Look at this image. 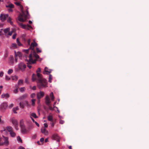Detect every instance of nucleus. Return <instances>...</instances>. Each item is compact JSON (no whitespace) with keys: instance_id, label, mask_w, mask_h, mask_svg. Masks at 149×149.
<instances>
[{"instance_id":"nucleus-1","label":"nucleus","mask_w":149,"mask_h":149,"mask_svg":"<svg viewBox=\"0 0 149 149\" xmlns=\"http://www.w3.org/2000/svg\"><path fill=\"white\" fill-rule=\"evenodd\" d=\"M38 44L35 42V40H33V42H32L30 46V48L32 49L33 51V54H30L29 56V59L26 60L29 63H34L36 61V60L39 58V56L33 50L34 47H36Z\"/></svg>"},{"instance_id":"nucleus-2","label":"nucleus","mask_w":149,"mask_h":149,"mask_svg":"<svg viewBox=\"0 0 149 149\" xmlns=\"http://www.w3.org/2000/svg\"><path fill=\"white\" fill-rule=\"evenodd\" d=\"M41 71L40 68H39L36 71L37 75L38 77L37 80V86L39 89H41L46 87L47 86L46 80L42 77V75L39 72Z\"/></svg>"},{"instance_id":"nucleus-3","label":"nucleus","mask_w":149,"mask_h":149,"mask_svg":"<svg viewBox=\"0 0 149 149\" xmlns=\"http://www.w3.org/2000/svg\"><path fill=\"white\" fill-rule=\"evenodd\" d=\"M15 4L17 6H19L20 8L21 11L22 13V14H20L19 16L18 19L19 21H24L23 19L24 17L26 18V17L24 13V12L23 10V7L22 5L20 4V3L19 2H15Z\"/></svg>"},{"instance_id":"nucleus-4","label":"nucleus","mask_w":149,"mask_h":149,"mask_svg":"<svg viewBox=\"0 0 149 149\" xmlns=\"http://www.w3.org/2000/svg\"><path fill=\"white\" fill-rule=\"evenodd\" d=\"M8 139V137H5L3 136H2V137H0V146L8 145L9 144Z\"/></svg>"},{"instance_id":"nucleus-5","label":"nucleus","mask_w":149,"mask_h":149,"mask_svg":"<svg viewBox=\"0 0 149 149\" xmlns=\"http://www.w3.org/2000/svg\"><path fill=\"white\" fill-rule=\"evenodd\" d=\"M45 103L48 106L49 109L52 111L54 110V108H56V109H58V108L55 106H54L53 107L51 106L50 104L51 100L49 96L47 95H46L45 97Z\"/></svg>"},{"instance_id":"nucleus-6","label":"nucleus","mask_w":149,"mask_h":149,"mask_svg":"<svg viewBox=\"0 0 149 149\" xmlns=\"http://www.w3.org/2000/svg\"><path fill=\"white\" fill-rule=\"evenodd\" d=\"M10 29L9 28H8L4 29H3V32L4 34L6 36H10L13 34V33H14L15 31V29H13L11 31H10Z\"/></svg>"},{"instance_id":"nucleus-7","label":"nucleus","mask_w":149,"mask_h":149,"mask_svg":"<svg viewBox=\"0 0 149 149\" xmlns=\"http://www.w3.org/2000/svg\"><path fill=\"white\" fill-rule=\"evenodd\" d=\"M8 106V103L7 102H4L0 105V109L2 111H4Z\"/></svg>"},{"instance_id":"nucleus-8","label":"nucleus","mask_w":149,"mask_h":149,"mask_svg":"<svg viewBox=\"0 0 149 149\" xmlns=\"http://www.w3.org/2000/svg\"><path fill=\"white\" fill-rule=\"evenodd\" d=\"M32 128L31 126H29L26 129V128L25 126H22L21 127V130L23 134H26L28 133Z\"/></svg>"},{"instance_id":"nucleus-9","label":"nucleus","mask_w":149,"mask_h":149,"mask_svg":"<svg viewBox=\"0 0 149 149\" xmlns=\"http://www.w3.org/2000/svg\"><path fill=\"white\" fill-rule=\"evenodd\" d=\"M19 25L22 28L24 29L29 30L30 29H32V26L28 24L27 25L23 24L22 23H19Z\"/></svg>"},{"instance_id":"nucleus-10","label":"nucleus","mask_w":149,"mask_h":149,"mask_svg":"<svg viewBox=\"0 0 149 149\" xmlns=\"http://www.w3.org/2000/svg\"><path fill=\"white\" fill-rule=\"evenodd\" d=\"M26 67V65L22 62L20 63L18 65L19 69L21 70L22 72H23L25 70Z\"/></svg>"},{"instance_id":"nucleus-11","label":"nucleus","mask_w":149,"mask_h":149,"mask_svg":"<svg viewBox=\"0 0 149 149\" xmlns=\"http://www.w3.org/2000/svg\"><path fill=\"white\" fill-rule=\"evenodd\" d=\"M44 95L45 93L43 91H40V92L37 93L36 94L37 99L40 100L44 96Z\"/></svg>"},{"instance_id":"nucleus-12","label":"nucleus","mask_w":149,"mask_h":149,"mask_svg":"<svg viewBox=\"0 0 149 149\" xmlns=\"http://www.w3.org/2000/svg\"><path fill=\"white\" fill-rule=\"evenodd\" d=\"M12 123L14 125L15 129L17 130H18V124L17 120L16 119H13L12 120Z\"/></svg>"},{"instance_id":"nucleus-13","label":"nucleus","mask_w":149,"mask_h":149,"mask_svg":"<svg viewBox=\"0 0 149 149\" xmlns=\"http://www.w3.org/2000/svg\"><path fill=\"white\" fill-rule=\"evenodd\" d=\"M8 14H1L0 16V19L2 21H5L6 19L8 17Z\"/></svg>"},{"instance_id":"nucleus-14","label":"nucleus","mask_w":149,"mask_h":149,"mask_svg":"<svg viewBox=\"0 0 149 149\" xmlns=\"http://www.w3.org/2000/svg\"><path fill=\"white\" fill-rule=\"evenodd\" d=\"M52 137L53 139H54L55 140L57 141H58V142L59 141L60 139V138L58 136V134H54L52 136Z\"/></svg>"},{"instance_id":"nucleus-15","label":"nucleus","mask_w":149,"mask_h":149,"mask_svg":"<svg viewBox=\"0 0 149 149\" xmlns=\"http://www.w3.org/2000/svg\"><path fill=\"white\" fill-rule=\"evenodd\" d=\"M41 132L42 133L44 134L45 135H47L48 134V132L46 130L45 128L44 127H42L41 129Z\"/></svg>"},{"instance_id":"nucleus-16","label":"nucleus","mask_w":149,"mask_h":149,"mask_svg":"<svg viewBox=\"0 0 149 149\" xmlns=\"http://www.w3.org/2000/svg\"><path fill=\"white\" fill-rule=\"evenodd\" d=\"M51 72V70H49L48 68L45 67V69L44 71L43 72V73L44 74H48Z\"/></svg>"},{"instance_id":"nucleus-17","label":"nucleus","mask_w":149,"mask_h":149,"mask_svg":"<svg viewBox=\"0 0 149 149\" xmlns=\"http://www.w3.org/2000/svg\"><path fill=\"white\" fill-rule=\"evenodd\" d=\"M9 63L10 65H13L14 63V58L12 56H10L9 60Z\"/></svg>"},{"instance_id":"nucleus-18","label":"nucleus","mask_w":149,"mask_h":149,"mask_svg":"<svg viewBox=\"0 0 149 149\" xmlns=\"http://www.w3.org/2000/svg\"><path fill=\"white\" fill-rule=\"evenodd\" d=\"M10 97V95L8 93H3L1 95V97L2 98H8Z\"/></svg>"},{"instance_id":"nucleus-19","label":"nucleus","mask_w":149,"mask_h":149,"mask_svg":"<svg viewBox=\"0 0 149 149\" xmlns=\"http://www.w3.org/2000/svg\"><path fill=\"white\" fill-rule=\"evenodd\" d=\"M6 129L10 133L12 132L13 130L12 127L11 126H7L6 127Z\"/></svg>"},{"instance_id":"nucleus-20","label":"nucleus","mask_w":149,"mask_h":149,"mask_svg":"<svg viewBox=\"0 0 149 149\" xmlns=\"http://www.w3.org/2000/svg\"><path fill=\"white\" fill-rule=\"evenodd\" d=\"M26 38H23V40H24L25 42L27 44L29 45L31 42V40L30 39H26Z\"/></svg>"},{"instance_id":"nucleus-21","label":"nucleus","mask_w":149,"mask_h":149,"mask_svg":"<svg viewBox=\"0 0 149 149\" xmlns=\"http://www.w3.org/2000/svg\"><path fill=\"white\" fill-rule=\"evenodd\" d=\"M15 56H18L19 57H21L22 56V54L19 52H17V53L15 52Z\"/></svg>"},{"instance_id":"nucleus-22","label":"nucleus","mask_w":149,"mask_h":149,"mask_svg":"<svg viewBox=\"0 0 149 149\" xmlns=\"http://www.w3.org/2000/svg\"><path fill=\"white\" fill-rule=\"evenodd\" d=\"M17 48V45L15 43H12L11 48L13 49H16Z\"/></svg>"},{"instance_id":"nucleus-23","label":"nucleus","mask_w":149,"mask_h":149,"mask_svg":"<svg viewBox=\"0 0 149 149\" xmlns=\"http://www.w3.org/2000/svg\"><path fill=\"white\" fill-rule=\"evenodd\" d=\"M14 5L11 3L6 6V8H13L14 7Z\"/></svg>"},{"instance_id":"nucleus-24","label":"nucleus","mask_w":149,"mask_h":149,"mask_svg":"<svg viewBox=\"0 0 149 149\" xmlns=\"http://www.w3.org/2000/svg\"><path fill=\"white\" fill-rule=\"evenodd\" d=\"M26 15L25 14V13H24V14H25V15L26 16V17L25 18L24 17L23 19H24V21H20L21 22H24L25 21H26V19H27L28 16L29 15L28 11L27 10H26Z\"/></svg>"},{"instance_id":"nucleus-25","label":"nucleus","mask_w":149,"mask_h":149,"mask_svg":"<svg viewBox=\"0 0 149 149\" xmlns=\"http://www.w3.org/2000/svg\"><path fill=\"white\" fill-rule=\"evenodd\" d=\"M50 96L51 98L52 101H54V96L53 92H51L50 94Z\"/></svg>"},{"instance_id":"nucleus-26","label":"nucleus","mask_w":149,"mask_h":149,"mask_svg":"<svg viewBox=\"0 0 149 149\" xmlns=\"http://www.w3.org/2000/svg\"><path fill=\"white\" fill-rule=\"evenodd\" d=\"M10 136L12 137H14L16 136V133L14 132V130H13L12 132L10 133Z\"/></svg>"},{"instance_id":"nucleus-27","label":"nucleus","mask_w":149,"mask_h":149,"mask_svg":"<svg viewBox=\"0 0 149 149\" xmlns=\"http://www.w3.org/2000/svg\"><path fill=\"white\" fill-rule=\"evenodd\" d=\"M47 119L49 121H51L52 122H53V117L51 115H49L47 117Z\"/></svg>"},{"instance_id":"nucleus-28","label":"nucleus","mask_w":149,"mask_h":149,"mask_svg":"<svg viewBox=\"0 0 149 149\" xmlns=\"http://www.w3.org/2000/svg\"><path fill=\"white\" fill-rule=\"evenodd\" d=\"M30 117H33L34 118H38V117L37 116L36 114L35 113H32L30 115Z\"/></svg>"},{"instance_id":"nucleus-29","label":"nucleus","mask_w":149,"mask_h":149,"mask_svg":"<svg viewBox=\"0 0 149 149\" xmlns=\"http://www.w3.org/2000/svg\"><path fill=\"white\" fill-rule=\"evenodd\" d=\"M32 79L33 81H34L36 79V76L35 74H33L32 75Z\"/></svg>"},{"instance_id":"nucleus-30","label":"nucleus","mask_w":149,"mask_h":149,"mask_svg":"<svg viewBox=\"0 0 149 149\" xmlns=\"http://www.w3.org/2000/svg\"><path fill=\"white\" fill-rule=\"evenodd\" d=\"M20 106L22 108H24V103L23 102H21L19 103Z\"/></svg>"},{"instance_id":"nucleus-31","label":"nucleus","mask_w":149,"mask_h":149,"mask_svg":"<svg viewBox=\"0 0 149 149\" xmlns=\"http://www.w3.org/2000/svg\"><path fill=\"white\" fill-rule=\"evenodd\" d=\"M12 79L13 80L17 81L18 79V77L16 75L13 76L12 77Z\"/></svg>"},{"instance_id":"nucleus-32","label":"nucleus","mask_w":149,"mask_h":149,"mask_svg":"<svg viewBox=\"0 0 149 149\" xmlns=\"http://www.w3.org/2000/svg\"><path fill=\"white\" fill-rule=\"evenodd\" d=\"M19 109L18 107H16L15 108H14L13 109V111L14 113H17V112H16V111L17 110Z\"/></svg>"},{"instance_id":"nucleus-33","label":"nucleus","mask_w":149,"mask_h":149,"mask_svg":"<svg viewBox=\"0 0 149 149\" xmlns=\"http://www.w3.org/2000/svg\"><path fill=\"white\" fill-rule=\"evenodd\" d=\"M8 17V18L7 20V22H8L10 23L11 25H12L13 24V22L11 21V19L10 17Z\"/></svg>"},{"instance_id":"nucleus-34","label":"nucleus","mask_w":149,"mask_h":149,"mask_svg":"<svg viewBox=\"0 0 149 149\" xmlns=\"http://www.w3.org/2000/svg\"><path fill=\"white\" fill-rule=\"evenodd\" d=\"M17 42L18 44V45L19 46H21L22 45V44L19 42L18 38H17Z\"/></svg>"},{"instance_id":"nucleus-35","label":"nucleus","mask_w":149,"mask_h":149,"mask_svg":"<svg viewBox=\"0 0 149 149\" xmlns=\"http://www.w3.org/2000/svg\"><path fill=\"white\" fill-rule=\"evenodd\" d=\"M15 87L16 88L13 91L15 93H16L18 92V86L17 85H16L15 86Z\"/></svg>"},{"instance_id":"nucleus-36","label":"nucleus","mask_w":149,"mask_h":149,"mask_svg":"<svg viewBox=\"0 0 149 149\" xmlns=\"http://www.w3.org/2000/svg\"><path fill=\"white\" fill-rule=\"evenodd\" d=\"M23 81L21 79L19 80L18 82V85H20L23 84Z\"/></svg>"},{"instance_id":"nucleus-37","label":"nucleus","mask_w":149,"mask_h":149,"mask_svg":"<svg viewBox=\"0 0 149 149\" xmlns=\"http://www.w3.org/2000/svg\"><path fill=\"white\" fill-rule=\"evenodd\" d=\"M52 76L51 74H49V78L48 81L49 82L51 83L52 82Z\"/></svg>"},{"instance_id":"nucleus-38","label":"nucleus","mask_w":149,"mask_h":149,"mask_svg":"<svg viewBox=\"0 0 149 149\" xmlns=\"http://www.w3.org/2000/svg\"><path fill=\"white\" fill-rule=\"evenodd\" d=\"M20 125L21 127V128L22 127V126H24L25 125H24L23 123V122L22 120H21L20 123Z\"/></svg>"},{"instance_id":"nucleus-39","label":"nucleus","mask_w":149,"mask_h":149,"mask_svg":"<svg viewBox=\"0 0 149 149\" xmlns=\"http://www.w3.org/2000/svg\"><path fill=\"white\" fill-rule=\"evenodd\" d=\"M17 139L18 141H19L21 143L22 142V140L19 136L17 137Z\"/></svg>"},{"instance_id":"nucleus-40","label":"nucleus","mask_w":149,"mask_h":149,"mask_svg":"<svg viewBox=\"0 0 149 149\" xmlns=\"http://www.w3.org/2000/svg\"><path fill=\"white\" fill-rule=\"evenodd\" d=\"M13 72V70L12 69H9L8 71V74H10L12 73Z\"/></svg>"},{"instance_id":"nucleus-41","label":"nucleus","mask_w":149,"mask_h":149,"mask_svg":"<svg viewBox=\"0 0 149 149\" xmlns=\"http://www.w3.org/2000/svg\"><path fill=\"white\" fill-rule=\"evenodd\" d=\"M27 95L26 94H25L23 95H22L21 97V98L22 99H24L27 97Z\"/></svg>"},{"instance_id":"nucleus-42","label":"nucleus","mask_w":149,"mask_h":149,"mask_svg":"<svg viewBox=\"0 0 149 149\" xmlns=\"http://www.w3.org/2000/svg\"><path fill=\"white\" fill-rule=\"evenodd\" d=\"M60 120L59 123L61 124H63L64 123V121L63 120L61 119V117H60Z\"/></svg>"},{"instance_id":"nucleus-43","label":"nucleus","mask_w":149,"mask_h":149,"mask_svg":"<svg viewBox=\"0 0 149 149\" xmlns=\"http://www.w3.org/2000/svg\"><path fill=\"white\" fill-rule=\"evenodd\" d=\"M10 78L8 76L6 75V76L5 79L6 80H9L10 79Z\"/></svg>"},{"instance_id":"nucleus-44","label":"nucleus","mask_w":149,"mask_h":149,"mask_svg":"<svg viewBox=\"0 0 149 149\" xmlns=\"http://www.w3.org/2000/svg\"><path fill=\"white\" fill-rule=\"evenodd\" d=\"M3 29H1V30L0 31V35H2L4 34V33L3 31Z\"/></svg>"},{"instance_id":"nucleus-45","label":"nucleus","mask_w":149,"mask_h":149,"mask_svg":"<svg viewBox=\"0 0 149 149\" xmlns=\"http://www.w3.org/2000/svg\"><path fill=\"white\" fill-rule=\"evenodd\" d=\"M36 95L34 93H32L31 95V98H34L35 96Z\"/></svg>"},{"instance_id":"nucleus-46","label":"nucleus","mask_w":149,"mask_h":149,"mask_svg":"<svg viewBox=\"0 0 149 149\" xmlns=\"http://www.w3.org/2000/svg\"><path fill=\"white\" fill-rule=\"evenodd\" d=\"M35 101L36 100L35 99H32L31 100L32 104V105L34 104Z\"/></svg>"},{"instance_id":"nucleus-47","label":"nucleus","mask_w":149,"mask_h":149,"mask_svg":"<svg viewBox=\"0 0 149 149\" xmlns=\"http://www.w3.org/2000/svg\"><path fill=\"white\" fill-rule=\"evenodd\" d=\"M36 51L37 53L41 52V51L38 48H37L36 49Z\"/></svg>"},{"instance_id":"nucleus-48","label":"nucleus","mask_w":149,"mask_h":149,"mask_svg":"<svg viewBox=\"0 0 149 149\" xmlns=\"http://www.w3.org/2000/svg\"><path fill=\"white\" fill-rule=\"evenodd\" d=\"M4 73L3 72L1 71L0 72V77H2Z\"/></svg>"},{"instance_id":"nucleus-49","label":"nucleus","mask_w":149,"mask_h":149,"mask_svg":"<svg viewBox=\"0 0 149 149\" xmlns=\"http://www.w3.org/2000/svg\"><path fill=\"white\" fill-rule=\"evenodd\" d=\"M24 87L21 88L19 89L20 91L21 92L24 91Z\"/></svg>"},{"instance_id":"nucleus-50","label":"nucleus","mask_w":149,"mask_h":149,"mask_svg":"<svg viewBox=\"0 0 149 149\" xmlns=\"http://www.w3.org/2000/svg\"><path fill=\"white\" fill-rule=\"evenodd\" d=\"M29 49H26L24 50V52L26 54H28L29 52Z\"/></svg>"},{"instance_id":"nucleus-51","label":"nucleus","mask_w":149,"mask_h":149,"mask_svg":"<svg viewBox=\"0 0 149 149\" xmlns=\"http://www.w3.org/2000/svg\"><path fill=\"white\" fill-rule=\"evenodd\" d=\"M15 31H16V30H15V32L13 33H13H14V34L13 36L12 37H16L17 34L15 33Z\"/></svg>"},{"instance_id":"nucleus-52","label":"nucleus","mask_w":149,"mask_h":149,"mask_svg":"<svg viewBox=\"0 0 149 149\" xmlns=\"http://www.w3.org/2000/svg\"><path fill=\"white\" fill-rule=\"evenodd\" d=\"M13 106H14V105H13V104H11L10 105H9L8 107L10 108H11Z\"/></svg>"},{"instance_id":"nucleus-53","label":"nucleus","mask_w":149,"mask_h":149,"mask_svg":"<svg viewBox=\"0 0 149 149\" xmlns=\"http://www.w3.org/2000/svg\"><path fill=\"white\" fill-rule=\"evenodd\" d=\"M44 141V139L43 138H41L40 140V141L41 142H42Z\"/></svg>"},{"instance_id":"nucleus-54","label":"nucleus","mask_w":149,"mask_h":149,"mask_svg":"<svg viewBox=\"0 0 149 149\" xmlns=\"http://www.w3.org/2000/svg\"><path fill=\"white\" fill-rule=\"evenodd\" d=\"M36 134H34L32 136V138L33 139H35L36 137Z\"/></svg>"},{"instance_id":"nucleus-55","label":"nucleus","mask_w":149,"mask_h":149,"mask_svg":"<svg viewBox=\"0 0 149 149\" xmlns=\"http://www.w3.org/2000/svg\"><path fill=\"white\" fill-rule=\"evenodd\" d=\"M44 127H48V125H47V123H45L44 124Z\"/></svg>"},{"instance_id":"nucleus-56","label":"nucleus","mask_w":149,"mask_h":149,"mask_svg":"<svg viewBox=\"0 0 149 149\" xmlns=\"http://www.w3.org/2000/svg\"><path fill=\"white\" fill-rule=\"evenodd\" d=\"M8 10L9 12H12L13 11V10L12 9V8H9L8 9Z\"/></svg>"},{"instance_id":"nucleus-57","label":"nucleus","mask_w":149,"mask_h":149,"mask_svg":"<svg viewBox=\"0 0 149 149\" xmlns=\"http://www.w3.org/2000/svg\"><path fill=\"white\" fill-rule=\"evenodd\" d=\"M1 116H0V123H3V122L2 121H1Z\"/></svg>"},{"instance_id":"nucleus-58","label":"nucleus","mask_w":149,"mask_h":149,"mask_svg":"<svg viewBox=\"0 0 149 149\" xmlns=\"http://www.w3.org/2000/svg\"><path fill=\"white\" fill-rule=\"evenodd\" d=\"M25 82L26 83H28V78H26V79H25Z\"/></svg>"},{"instance_id":"nucleus-59","label":"nucleus","mask_w":149,"mask_h":149,"mask_svg":"<svg viewBox=\"0 0 149 149\" xmlns=\"http://www.w3.org/2000/svg\"><path fill=\"white\" fill-rule=\"evenodd\" d=\"M17 56H15V61L16 62H17Z\"/></svg>"},{"instance_id":"nucleus-60","label":"nucleus","mask_w":149,"mask_h":149,"mask_svg":"<svg viewBox=\"0 0 149 149\" xmlns=\"http://www.w3.org/2000/svg\"><path fill=\"white\" fill-rule=\"evenodd\" d=\"M19 149H25V148L22 146H20L19 147Z\"/></svg>"},{"instance_id":"nucleus-61","label":"nucleus","mask_w":149,"mask_h":149,"mask_svg":"<svg viewBox=\"0 0 149 149\" xmlns=\"http://www.w3.org/2000/svg\"><path fill=\"white\" fill-rule=\"evenodd\" d=\"M34 123H35L36 124L37 126H38V127L39 126V124L36 122L35 121Z\"/></svg>"},{"instance_id":"nucleus-62","label":"nucleus","mask_w":149,"mask_h":149,"mask_svg":"<svg viewBox=\"0 0 149 149\" xmlns=\"http://www.w3.org/2000/svg\"><path fill=\"white\" fill-rule=\"evenodd\" d=\"M31 117V120H32V121L34 122V123L35 121V120H34V119H33V118L31 117Z\"/></svg>"},{"instance_id":"nucleus-63","label":"nucleus","mask_w":149,"mask_h":149,"mask_svg":"<svg viewBox=\"0 0 149 149\" xmlns=\"http://www.w3.org/2000/svg\"><path fill=\"white\" fill-rule=\"evenodd\" d=\"M36 87L35 86H33L32 88V89L33 90H35L36 89Z\"/></svg>"},{"instance_id":"nucleus-64","label":"nucleus","mask_w":149,"mask_h":149,"mask_svg":"<svg viewBox=\"0 0 149 149\" xmlns=\"http://www.w3.org/2000/svg\"><path fill=\"white\" fill-rule=\"evenodd\" d=\"M27 64H28V65H27V66L30 69L31 67V66L30 65H28V63H27Z\"/></svg>"}]
</instances>
